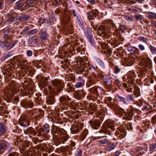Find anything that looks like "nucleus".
Segmentation results:
<instances>
[{
    "mask_svg": "<svg viewBox=\"0 0 156 156\" xmlns=\"http://www.w3.org/2000/svg\"><path fill=\"white\" fill-rule=\"evenodd\" d=\"M141 65L143 66L142 69L140 70L138 73V76L139 77H144L147 76L148 72H150V70L152 68V62L150 59L146 58L143 59L141 63Z\"/></svg>",
    "mask_w": 156,
    "mask_h": 156,
    "instance_id": "nucleus-1",
    "label": "nucleus"
},
{
    "mask_svg": "<svg viewBox=\"0 0 156 156\" xmlns=\"http://www.w3.org/2000/svg\"><path fill=\"white\" fill-rule=\"evenodd\" d=\"M137 111L138 110L135 108L132 107L126 112L123 109L119 107L116 112L117 114L121 115H125L126 116L125 118L126 120H130Z\"/></svg>",
    "mask_w": 156,
    "mask_h": 156,
    "instance_id": "nucleus-2",
    "label": "nucleus"
},
{
    "mask_svg": "<svg viewBox=\"0 0 156 156\" xmlns=\"http://www.w3.org/2000/svg\"><path fill=\"white\" fill-rule=\"evenodd\" d=\"M44 114V111L41 109L37 110V109H32L30 113V115L31 119H37L42 118Z\"/></svg>",
    "mask_w": 156,
    "mask_h": 156,
    "instance_id": "nucleus-3",
    "label": "nucleus"
},
{
    "mask_svg": "<svg viewBox=\"0 0 156 156\" xmlns=\"http://www.w3.org/2000/svg\"><path fill=\"white\" fill-rule=\"evenodd\" d=\"M136 76V74L133 72L129 71L127 74L124 76L122 77V80L123 81L126 82L129 84L134 85V77Z\"/></svg>",
    "mask_w": 156,
    "mask_h": 156,
    "instance_id": "nucleus-4",
    "label": "nucleus"
},
{
    "mask_svg": "<svg viewBox=\"0 0 156 156\" xmlns=\"http://www.w3.org/2000/svg\"><path fill=\"white\" fill-rule=\"evenodd\" d=\"M66 131L62 128L53 125L51 126V133L53 135L54 138L56 139L62 134L65 133Z\"/></svg>",
    "mask_w": 156,
    "mask_h": 156,
    "instance_id": "nucleus-5",
    "label": "nucleus"
},
{
    "mask_svg": "<svg viewBox=\"0 0 156 156\" xmlns=\"http://www.w3.org/2000/svg\"><path fill=\"white\" fill-rule=\"evenodd\" d=\"M83 127V124L80 122H75L72 125L71 130L73 134L76 133L82 129Z\"/></svg>",
    "mask_w": 156,
    "mask_h": 156,
    "instance_id": "nucleus-6",
    "label": "nucleus"
},
{
    "mask_svg": "<svg viewBox=\"0 0 156 156\" xmlns=\"http://www.w3.org/2000/svg\"><path fill=\"white\" fill-rule=\"evenodd\" d=\"M38 79L45 87V88L47 89V91L48 90L49 92H51L52 90V88L49 85V83H48V78L43 76H38Z\"/></svg>",
    "mask_w": 156,
    "mask_h": 156,
    "instance_id": "nucleus-7",
    "label": "nucleus"
},
{
    "mask_svg": "<svg viewBox=\"0 0 156 156\" xmlns=\"http://www.w3.org/2000/svg\"><path fill=\"white\" fill-rule=\"evenodd\" d=\"M51 83L52 85L56 88L57 91L58 93H60L64 87V83L61 80H52Z\"/></svg>",
    "mask_w": 156,
    "mask_h": 156,
    "instance_id": "nucleus-8",
    "label": "nucleus"
},
{
    "mask_svg": "<svg viewBox=\"0 0 156 156\" xmlns=\"http://www.w3.org/2000/svg\"><path fill=\"white\" fill-rule=\"evenodd\" d=\"M114 128V125L112 124H108L106 126H103L101 128V129L99 131V133H104L110 135L111 132L109 129L113 130Z\"/></svg>",
    "mask_w": 156,
    "mask_h": 156,
    "instance_id": "nucleus-9",
    "label": "nucleus"
},
{
    "mask_svg": "<svg viewBox=\"0 0 156 156\" xmlns=\"http://www.w3.org/2000/svg\"><path fill=\"white\" fill-rule=\"evenodd\" d=\"M85 34L87 36L88 41L90 44L93 46H95V44L92 36L91 30L90 29L86 30L85 31Z\"/></svg>",
    "mask_w": 156,
    "mask_h": 156,
    "instance_id": "nucleus-10",
    "label": "nucleus"
},
{
    "mask_svg": "<svg viewBox=\"0 0 156 156\" xmlns=\"http://www.w3.org/2000/svg\"><path fill=\"white\" fill-rule=\"evenodd\" d=\"M68 135L65 131V133L62 134L58 137H56L55 139L58 144H64L65 142L68 140Z\"/></svg>",
    "mask_w": 156,
    "mask_h": 156,
    "instance_id": "nucleus-11",
    "label": "nucleus"
},
{
    "mask_svg": "<svg viewBox=\"0 0 156 156\" xmlns=\"http://www.w3.org/2000/svg\"><path fill=\"white\" fill-rule=\"evenodd\" d=\"M9 147L8 142L2 140H0V154H2Z\"/></svg>",
    "mask_w": 156,
    "mask_h": 156,
    "instance_id": "nucleus-12",
    "label": "nucleus"
},
{
    "mask_svg": "<svg viewBox=\"0 0 156 156\" xmlns=\"http://www.w3.org/2000/svg\"><path fill=\"white\" fill-rule=\"evenodd\" d=\"M105 83V85L106 88L109 90L110 91L112 87V80L110 78H105L103 79Z\"/></svg>",
    "mask_w": 156,
    "mask_h": 156,
    "instance_id": "nucleus-13",
    "label": "nucleus"
},
{
    "mask_svg": "<svg viewBox=\"0 0 156 156\" xmlns=\"http://www.w3.org/2000/svg\"><path fill=\"white\" fill-rule=\"evenodd\" d=\"M91 127L94 129H97L100 126V122L98 120H91L89 122Z\"/></svg>",
    "mask_w": 156,
    "mask_h": 156,
    "instance_id": "nucleus-14",
    "label": "nucleus"
},
{
    "mask_svg": "<svg viewBox=\"0 0 156 156\" xmlns=\"http://www.w3.org/2000/svg\"><path fill=\"white\" fill-rule=\"evenodd\" d=\"M59 101L62 105L68 106L70 103L71 99L68 97L66 98L63 96H61L59 98Z\"/></svg>",
    "mask_w": 156,
    "mask_h": 156,
    "instance_id": "nucleus-15",
    "label": "nucleus"
},
{
    "mask_svg": "<svg viewBox=\"0 0 156 156\" xmlns=\"http://www.w3.org/2000/svg\"><path fill=\"white\" fill-rule=\"evenodd\" d=\"M19 121L20 124L23 126H27L30 124L29 120L27 117L20 118Z\"/></svg>",
    "mask_w": 156,
    "mask_h": 156,
    "instance_id": "nucleus-16",
    "label": "nucleus"
},
{
    "mask_svg": "<svg viewBox=\"0 0 156 156\" xmlns=\"http://www.w3.org/2000/svg\"><path fill=\"white\" fill-rule=\"evenodd\" d=\"M36 97L35 98L34 100L35 104L37 105H41L43 103V100L42 99L41 95V94H39L37 95L35 94Z\"/></svg>",
    "mask_w": 156,
    "mask_h": 156,
    "instance_id": "nucleus-17",
    "label": "nucleus"
},
{
    "mask_svg": "<svg viewBox=\"0 0 156 156\" xmlns=\"http://www.w3.org/2000/svg\"><path fill=\"white\" fill-rule=\"evenodd\" d=\"M39 35L40 38L42 40L44 41L47 39L48 37V35L45 30H41L39 32Z\"/></svg>",
    "mask_w": 156,
    "mask_h": 156,
    "instance_id": "nucleus-18",
    "label": "nucleus"
},
{
    "mask_svg": "<svg viewBox=\"0 0 156 156\" xmlns=\"http://www.w3.org/2000/svg\"><path fill=\"white\" fill-rule=\"evenodd\" d=\"M70 19V18L68 15H65L63 16L62 21L65 26H66V25H68V24H70L69 22Z\"/></svg>",
    "mask_w": 156,
    "mask_h": 156,
    "instance_id": "nucleus-19",
    "label": "nucleus"
},
{
    "mask_svg": "<svg viewBox=\"0 0 156 156\" xmlns=\"http://www.w3.org/2000/svg\"><path fill=\"white\" fill-rule=\"evenodd\" d=\"M74 49L76 50V51L79 53L80 55L83 54V48H82V45H78L77 43L75 44L74 46Z\"/></svg>",
    "mask_w": 156,
    "mask_h": 156,
    "instance_id": "nucleus-20",
    "label": "nucleus"
},
{
    "mask_svg": "<svg viewBox=\"0 0 156 156\" xmlns=\"http://www.w3.org/2000/svg\"><path fill=\"white\" fill-rule=\"evenodd\" d=\"M46 102L48 105H52L55 101L54 95L51 94L46 99Z\"/></svg>",
    "mask_w": 156,
    "mask_h": 156,
    "instance_id": "nucleus-21",
    "label": "nucleus"
},
{
    "mask_svg": "<svg viewBox=\"0 0 156 156\" xmlns=\"http://www.w3.org/2000/svg\"><path fill=\"white\" fill-rule=\"evenodd\" d=\"M7 131V127L5 125L2 123H0V136L5 133Z\"/></svg>",
    "mask_w": 156,
    "mask_h": 156,
    "instance_id": "nucleus-22",
    "label": "nucleus"
},
{
    "mask_svg": "<svg viewBox=\"0 0 156 156\" xmlns=\"http://www.w3.org/2000/svg\"><path fill=\"white\" fill-rule=\"evenodd\" d=\"M127 49L128 51L132 54L135 53L139 54L140 52L138 48L135 47L129 46L127 48Z\"/></svg>",
    "mask_w": 156,
    "mask_h": 156,
    "instance_id": "nucleus-23",
    "label": "nucleus"
},
{
    "mask_svg": "<svg viewBox=\"0 0 156 156\" xmlns=\"http://www.w3.org/2000/svg\"><path fill=\"white\" fill-rule=\"evenodd\" d=\"M24 133L26 134H30L35 136L36 134V132L31 127L28 128L24 131Z\"/></svg>",
    "mask_w": 156,
    "mask_h": 156,
    "instance_id": "nucleus-24",
    "label": "nucleus"
},
{
    "mask_svg": "<svg viewBox=\"0 0 156 156\" xmlns=\"http://www.w3.org/2000/svg\"><path fill=\"white\" fill-rule=\"evenodd\" d=\"M53 116L55 120L54 122H56L57 123L62 124L63 123L62 121L61 120V119L60 117V115L58 113L55 114Z\"/></svg>",
    "mask_w": 156,
    "mask_h": 156,
    "instance_id": "nucleus-25",
    "label": "nucleus"
},
{
    "mask_svg": "<svg viewBox=\"0 0 156 156\" xmlns=\"http://www.w3.org/2000/svg\"><path fill=\"white\" fill-rule=\"evenodd\" d=\"M85 96V94L83 91H80L76 92L75 96L76 99H80Z\"/></svg>",
    "mask_w": 156,
    "mask_h": 156,
    "instance_id": "nucleus-26",
    "label": "nucleus"
},
{
    "mask_svg": "<svg viewBox=\"0 0 156 156\" xmlns=\"http://www.w3.org/2000/svg\"><path fill=\"white\" fill-rule=\"evenodd\" d=\"M12 55V52L11 51H9L7 54H4L1 58L0 59L2 61H3L8 58Z\"/></svg>",
    "mask_w": 156,
    "mask_h": 156,
    "instance_id": "nucleus-27",
    "label": "nucleus"
},
{
    "mask_svg": "<svg viewBox=\"0 0 156 156\" xmlns=\"http://www.w3.org/2000/svg\"><path fill=\"white\" fill-rule=\"evenodd\" d=\"M42 129L44 135L48 133L49 132L50 127L49 125L47 124H44L43 126Z\"/></svg>",
    "mask_w": 156,
    "mask_h": 156,
    "instance_id": "nucleus-28",
    "label": "nucleus"
},
{
    "mask_svg": "<svg viewBox=\"0 0 156 156\" xmlns=\"http://www.w3.org/2000/svg\"><path fill=\"white\" fill-rule=\"evenodd\" d=\"M133 87H134V94L136 96V97L140 96V89L138 87L136 86H133Z\"/></svg>",
    "mask_w": 156,
    "mask_h": 156,
    "instance_id": "nucleus-29",
    "label": "nucleus"
},
{
    "mask_svg": "<svg viewBox=\"0 0 156 156\" xmlns=\"http://www.w3.org/2000/svg\"><path fill=\"white\" fill-rule=\"evenodd\" d=\"M147 17L149 19H156V13L152 12H148L147 14Z\"/></svg>",
    "mask_w": 156,
    "mask_h": 156,
    "instance_id": "nucleus-30",
    "label": "nucleus"
},
{
    "mask_svg": "<svg viewBox=\"0 0 156 156\" xmlns=\"http://www.w3.org/2000/svg\"><path fill=\"white\" fill-rule=\"evenodd\" d=\"M43 131L42 128L39 127L37 128L36 132V133H37V136H44L45 135Z\"/></svg>",
    "mask_w": 156,
    "mask_h": 156,
    "instance_id": "nucleus-31",
    "label": "nucleus"
},
{
    "mask_svg": "<svg viewBox=\"0 0 156 156\" xmlns=\"http://www.w3.org/2000/svg\"><path fill=\"white\" fill-rule=\"evenodd\" d=\"M18 18V16L16 14L12 15L11 17L9 18V23H12V22L16 21Z\"/></svg>",
    "mask_w": 156,
    "mask_h": 156,
    "instance_id": "nucleus-32",
    "label": "nucleus"
},
{
    "mask_svg": "<svg viewBox=\"0 0 156 156\" xmlns=\"http://www.w3.org/2000/svg\"><path fill=\"white\" fill-rule=\"evenodd\" d=\"M17 43V41H13L12 42L10 43H8L7 44V49L9 50L13 47Z\"/></svg>",
    "mask_w": 156,
    "mask_h": 156,
    "instance_id": "nucleus-33",
    "label": "nucleus"
},
{
    "mask_svg": "<svg viewBox=\"0 0 156 156\" xmlns=\"http://www.w3.org/2000/svg\"><path fill=\"white\" fill-rule=\"evenodd\" d=\"M118 99L119 101L122 102L125 104H128L129 103L127 98H125L123 97L118 96Z\"/></svg>",
    "mask_w": 156,
    "mask_h": 156,
    "instance_id": "nucleus-34",
    "label": "nucleus"
},
{
    "mask_svg": "<svg viewBox=\"0 0 156 156\" xmlns=\"http://www.w3.org/2000/svg\"><path fill=\"white\" fill-rule=\"evenodd\" d=\"M116 146V145L113 143L109 144L107 149V151H111L112 150H114Z\"/></svg>",
    "mask_w": 156,
    "mask_h": 156,
    "instance_id": "nucleus-35",
    "label": "nucleus"
},
{
    "mask_svg": "<svg viewBox=\"0 0 156 156\" xmlns=\"http://www.w3.org/2000/svg\"><path fill=\"white\" fill-rule=\"evenodd\" d=\"M88 133V131L87 129H84L82 132L81 135V138L82 140H83L86 137Z\"/></svg>",
    "mask_w": 156,
    "mask_h": 156,
    "instance_id": "nucleus-36",
    "label": "nucleus"
},
{
    "mask_svg": "<svg viewBox=\"0 0 156 156\" xmlns=\"http://www.w3.org/2000/svg\"><path fill=\"white\" fill-rule=\"evenodd\" d=\"M144 152L143 151L142 148L140 147H138L136 149V155L137 154H140L142 155L144 154Z\"/></svg>",
    "mask_w": 156,
    "mask_h": 156,
    "instance_id": "nucleus-37",
    "label": "nucleus"
},
{
    "mask_svg": "<svg viewBox=\"0 0 156 156\" xmlns=\"http://www.w3.org/2000/svg\"><path fill=\"white\" fill-rule=\"evenodd\" d=\"M128 10L130 11L133 12H139L141 10L140 8H138L135 7H133L128 9Z\"/></svg>",
    "mask_w": 156,
    "mask_h": 156,
    "instance_id": "nucleus-38",
    "label": "nucleus"
},
{
    "mask_svg": "<svg viewBox=\"0 0 156 156\" xmlns=\"http://www.w3.org/2000/svg\"><path fill=\"white\" fill-rule=\"evenodd\" d=\"M37 32L38 31L37 29H32L27 32V34L28 36H30L37 33Z\"/></svg>",
    "mask_w": 156,
    "mask_h": 156,
    "instance_id": "nucleus-39",
    "label": "nucleus"
},
{
    "mask_svg": "<svg viewBox=\"0 0 156 156\" xmlns=\"http://www.w3.org/2000/svg\"><path fill=\"white\" fill-rule=\"evenodd\" d=\"M151 109V107L150 105L145 104L143 106L142 109L146 111L150 110Z\"/></svg>",
    "mask_w": 156,
    "mask_h": 156,
    "instance_id": "nucleus-40",
    "label": "nucleus"
},
{
    "mask_svg": "<svg viewBox=\"0 0 156 156\" xmlns=\"http://www.w3.org/2000/svg\"><path fill=\"white\" fill-rule=\"evenodd\" d=\"M9 42L7 41H0V46L2 48H4L6 47L7 48V44H8Z\"/></svg>",
    "mask_w": 156,
    "mask_h": 156,
    "instance_id": "nucleus-41",
    "label": "nucleus"
},
{
    "mask_svg": "<svg viewBox=\"0 0 156 156\" xmlns=\"http://www.w3.org/2000/svg\"><path fill=\"white\" fill-rule=\"evenodd\" d=\"M126 98L129 103V102L133 101L135 99V98L133 94H128Z\"/></svg>",
    "mask_w": 156,
    "mask_h": 156,
    "instance_id": "nucleus-42",
    "label": "nucleus"
},
{
    "mask_svg": "<svg viewBox=\"0 0 156 156\" xmlns=\"http://www.w3.org/2000/svg\"><path fill=\"white\" fill-rule=\"evenodd\" d=\"M29 27H25V29L23 30L21 32V34L23 36H26L27 35L26 32L29 30Z\"/></svg>",
    "mask_w": 156,
    "mask_h": 156,
    "instance_id": "nucleus-43",
    "label": "nucleus"
},
{
    "mask_svg": "<svg viewBox=\"0 0 156 156\" xmlns=\"http://www.w3.org/2000/svg\"><path fill=\"white\" fill-rule=\"evenodd\" d=\"M116 134L118 135L119 137H120V136H121V138H122L124 137L126 135V133L125 131H123V132H121V131L117 132L116 133Z\"/></svg>",
    "mask_w": 156,
    "mask_h": 156,
    "instance_id": "nucleus-44",
    "label": "nucleus"
},
{
    "mask_svg": "<svg viewBox=\"0 0 156 156\" xmlns=\"http://www.w3.org/2000/svg\"><path fill=\"white\" fill-rule=\"evenodd\" d=\"M134 18L137 21H140L144 19V17L142 15L139 14L135 15L134 16Z\"/></svg>",
    "mask_w": 156,
    "mask_h": 156,
    "instance_id": "nucleus-45",
    "label": "nucleus"
},
{
    "mask_svg": "<svg viewBox=\"0 0 156 156\" xmlns=\"http://www.w3.org/2000/svg\"><path fill=\"white\" fill-rule=\"evenodd\" d=\"M109 140L106 138L102 139L99 141V142L102 144H107L108 143Z\"/></svg>",
    "mask_w": 156,
    "mask_h": 156,
    "instance_id": "nucleus-46",
    "label": "nucleus"
},
{
    "mask_svg": "<svg viewBox=\"0 0 156 156\" xmlns=\"http://www.w3.org/2000/svg\"><path fill=\"white\" fill-rule=\"evenodd\" d=\"M87 17L90 20H93L96 17V16L94 15L92 12H89L87 14Z\"/></svg>",
    "mask_w": 156,
    "mask_h": 156,
    "instance_id": "nucleus-47",
    "label": "nucleus"
},
{
    "mask_svg": "<svg viewBox=\"0 0 156 156\" xmlns=\"http://www.w3.org/2000/svg\"><path fill=\"white\" fill-rule=\"evenodd\" d=\"M156 148V143L151 144L149 146V150L150 151H152Z\"/></svg>",
    "mask_w": 156,
    "mask_h": 156,
    "instance_id": "nucleus-48",
    "label": "nucleus"
},
{
    "mask_svg": "<svg viewBox=\"0 0 156 156\" xmlns=\"http://www.w3.org/2000/svg\"><path fill=\"white\" fill-rule=\"evenodd\" d=\"M98 87H92L91 89V92L95 94H96L97 95H98Z\"/></svg>",
    "mask_w": 156,
    "mask_h": 156,
    "instance_id": "nucleus-49",
    "label": "nucleus"
},
{
    "mask_svg": "<svg viewBox=\"0 0 156 156\" xmlns=\"http://www.w3.org/2000/svg\"><path fill=\"white\" fill-rule=\"evenodd\" d=\"M110 107L112 108L113 109L115 112L116 111L117 108L119 107L117 105L113 103H112L110 105Z\"/></svg>",
    "mask_w": 156,
    "mask_h": 156,
    "instance_id": "nucleus-50",
    "label": "nucleus"
},
{
    "mask_svg": "<svg viewBox=\"0 0 156 156\" xmlns=\"http://www.w3.org/2000/svg\"><path fill=\"white\" fill-rule=\"evenodd\" d=\"M138 40L140 41H142L143 42L146 43L148 40V39L145 38V37L142 36H140L138 37Z\"/></svg>",
    "mask_w": 156,
    "mask_h": 156,
    "instance_id": "nucleus-51",
    "label": "nucleus"
},
{
    "mask_svg": "<svg viewBox=\"0 0 156 156\" xmlns=\"http://www.w3.org/2000/svg\"><path fill=\"white\" fill-rule=\"evenodd\" d=\"M75 156H82V151L80 149H77L75 153Z\"/></svg>",
    "mask_w": 156,
    "mask_h": 156,
    "instance_id": "nucleus-52",
    "label": "nucleus"
},
{
    "mask_svg": "<svg viewBox=\"0 0 156 156\" xmlns=\"http://www.w3.org/2000/svg\"><path fill=\"white\" fill-rule=\"evenodd\" d=\"M150 48L151 51L152 53L153 54L156 53V48L153 46L152 45L150 46Z\"/></svg>",
    "mask_w": 156,
    "mask_h": 156,
    "instance_id": "nucleus-53",
    "label": "nucleus"
},
{
    "mask_svg": "<svg viewBox=\"0 0 156 156\" xmlns=\"http://www.w3.org/2000/svg\"><path fill=\"white\" fill-rule=\"evenodd\" d=\"M73 13L72 15L74 17H76V19H78L79 14L78 13L76 12L74 9H73L72 11Z\"/></svg>",
    "mask_w": 156,
    "mask_h": 156,
    "instance_id": "nucleus-54",
    "label": "nucleus"
},
{
    "mask_svg": "<svg viewBox=\"0 0 156 156\" xmlns=\"http://www.w3.org/2000/svg\"><path fill=\"white\" fill-rule=\"evenodd\" d=\"M16 142H15V144L16 145H18L20 143H21L20 139L19 136H17L16 137Z\"/></svg>",
    "mask_w": 156,
    "mask_h": 156,
    "instance_id": "nucleus-55",
    "label": "nucleus"
},
{
    "mask_svg": "<svg viewBox=\"0 0 156 156\" xmlns=\"http://www.w3.org/2000/svg\"><path fill=\"white\" fill-rule=\"evenodd\" d=\"M114 84L116 85L117 86L119 87H120L121 85V83L120 82L119 80L118 79H115L114 82Z\"/></svg>",
    "mask_w": 156,
    "mask_h": 156,
    "instance_id": "nucleus-56",
    "label": "nucleus"
},
{
    "mask_svg": "<svg viewBox=\"0 0 156 156\" xmlns=\"http://www.w3.org/2000/svg\"><path fill=\"white\" fill-rule=\"evenodd\" d=\"M19 154L16 151H14L9 153L8 156H18Z\"/></svg>",
    "mask_w": 156,
    "mask_h": 156,
    "instance_id": "nucleus-57",
    "label": "nucleus"
},
{
    "mask_svg": "<svg viewBox=\"0 0 156 156\" xmlns=\"http://www.w3.org/2000/svg\"><path fill=\"white\" fill-rule=\"evenodd\" d=\"M44 149L46 152L48 153H50L51 151V149H50L47 145L44 146Z\"/></svg>",
    "mask_w": 156,
    "mask_h": 156,
    "instance_id": "nucleus-58",
    "label": "nucleus"
},
{
    "mask_svg": "<svg viewBox=\"0 0 156 156\" xmlns=\"http://www.w3.org/2000/svg\"><path fill=\"white\" fill-rule=\"evenodd\" d=\"M95 109L94 106H91L89 107V110L90 113V114H92L93 113Z\"/></svg>",
    "mask_w": 156,
    "mask_h": 156,
    "instance_id": "nucleus-59",
    "label": "nucleus"
},
{
    "mask_svg": "<svg viewBox=\"0 0 156 156\" xmlns=\"http://www.w3.org/2000/svg\"><path fill=\"white\" fill-rule=\"evenodd\" d=\"M33 41L35 43L37 44L39 42L38 39L36 37V36H33L32 37Z\"/></svg>",
    "mask_w": 156,
    "mask_h": 156,
    "instance_id": "nucleus-60",
    "label": "nucleus"
},
{
    "mask_svg": "<svg viewBox=\"0 0 156 156\" xmlns=\"http://www.w3.org/2000/svg\"><path fill=\"white\" fill-rule=\"evenodd\" d=\"M77 23L81 28L82 29L83 28V24L82 22L80 20H77Z\"/></svg>",
    "mask_w": 156,
    "mask_h": 156,
    "instance_id": "nucleus-61",
    "label": "nucleus"
},
{
    "mask_svg": "<svg viewBox=\"0 0 156 156\" xmlns=\"http://www.w3.org/2000/svg\"><path fill=\"white\" fill-rule=\"evenodd\" d=\"M83 85V83L81 82H77V83L75 85V87L76 88H78L81 87Z\"/></svg>",
    "mask_w": 156,
    "mask_h": 156,
    "instance_id": "nucleus-62",
    "label": "nucleus"
},
{
    "mask_svg": "<svg viewBox=\"0 0 156 156\" xmlns=\"http://www.w3.org/2000/svg\"><path fill=\"white\" fill-rule=\"evenodd\" d=\"M34 106L33 102L31 101H28L27 107L30 108H32Z\"/></svg>",
    "mask_w": 156,
    "mask_h": 156,
    "instance_id": "nucleus-63",
    "label": "nucleus"
},
{
    "mask_svg": "<svg viewBox=\"0 0 156 156\" xmlns=\"http://www.w3.org/2000/svg\"><path fill=\"white\" fill-rule=\"evenodd\" d=\"M3 38H4L5 41H8V40L9 39V36L8 34H5L3 36Z\"/></svg>",
    "mask_w": 156,
    "mask_h": 156,
    "instance_id": "nucleus-64",
    "label": "nucleus"
}]
</instances>
